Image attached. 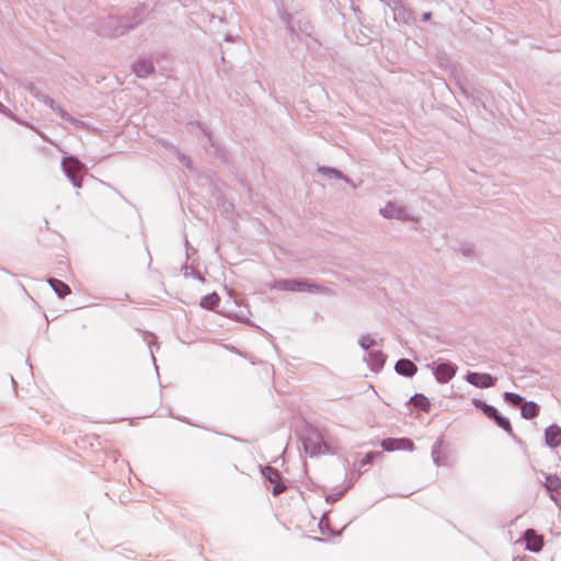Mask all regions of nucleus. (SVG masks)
Segmentation results:
<instances>
[{
    "mask_svg": "<svg viewBox=\"0 0 561 561\" xmlns=\"http://www.w3.org/2000/svg\"><path fill=\"white\" fill-rule=\"evenodd\" d=\"M396 370L397 373H399L400 375H403V376H413L417 368L416 366L409 359H400L397 362L396 364Z\"/></svg>",
    "mask_w": 561,
    "mask_h": 561,
    "instance_id": "2eb2a0df",
    "label": "nucleus"
},
{
    "mask_svg": "<svg viewBox=\"0 0 561 561\" xmlns=\"http://www.w3.org/2000/svg\"><path fill=\"white\" fill-rule=\"evenodd\" d=\"M380 454H375V453H368L365 455V457L363 458L362 460V465H368L373 461V459L376 457V456H379Z\"/></svg>",
    "mask_w": 561,
    "mask_h": 561,
    "instance_id": "393cba45",
    "label": "nucleus"
},
{
    "mask_svg": "<svg viewBox=\"0 0 561 561\" xmlns=\"http://www.w3.org/2000/svg\"><path fill=\"white\" fill-rule=\"evenodd\" d=\"M272 288L276 290H286V291H318L319 286L311 284L306 280L300 279H279L275 280L272 285Z\"/></svg>",
    "mask_w": 561,
    "mask_h": 561,
    "instance_id": "7ed1b4c3",
    "label": "nucleus"
},
{
    "mask_svg": "<svg viewBox=\"0 0 561 561\" xmlns=\"http://www.w3.org/2000/svg\"><path fill=\"white\" fill-rule=\"evenodd\" d=\"M136 23L123 16H108L100 24V34L107 37H119L135 27Z\"/></svg>",
    "mask_w": 561,
    "mask_h": 561,
    "instance_id": "f257e3e1",
    "label": "nucleus"
},
{
    "mask_svg": "<svg viewBox=\"0 0 561 561\" xmlns=\"http://www.w3.org/2000/svg\"><path fill=\"white\" fill-rule=\"evenodd\" d=\"M504 398L506 401L511 402L514 405H519L523 402V398L519 394L513 392H505Z\"/></svg>",
    "mask_w": 561,
    "mask_h": 561,
    "instance_id": "b1692460",
    "label": "nucleus"
},
{
    "mask_svg": "<svg viewBox=\"0 0 561 561\" xmlns=\"http://www.w3.org/2000/svg\"><path fill=\"white\" fill-rule=\"evenodd\" d=\"M545 485L549 491H557L561 488V480L558 476H548Z\"/></svg>",
    "mask_w": 561,
    "mask_h": 561,
    "instance_id": "4be33fe9",
    "label": "nucleus"
},
{
    "mask_svg": "<svg viewBox=\"0 0 561 561\" xmlns=\"http://www.w3.org/2000/svg\"><path fill=\"white\" fill-rule=\"evenodd\" d=\"M48 283L50 284V286L53 287V289L55 290V293L60 297H65L67 295L70 294V288L67 284H65L64 282L61 280H58V279H55V278H49L48 279Z\"/></svg>",
    "mask_w": 561,
    "mask_h": 561,
    "instance_id": "f3484780",
    "label": "nucleus"
},
{
    "mask_svg": "<svg viewBox=\"0 0 561 561\" xmlns=\"http://www.w3.org/2000/svg\"><path fill=\"white\" fill-rule=\"evenodd\" d=\"M379 214L388 219H398V220H414L415 217L412 215L410 209L401 203L398 202H389L382 208H380Z\"/></svg>",
    "mask_w": 561,
    "mask_h": 561,
    "instance_id": "f03ea898",
    "label": "nucleus"
},
{
    "mask_svg": "<svg viewBox=\"0 0 561 561\" xmlns=\"http://www.w3.org/2000/svg\"><path fill=\"white\" fill-rule=\"evenodd\" d=\"M219 296L216 293H213L202 299L201 306L206 309H213L219 304Z\"/></svg>",
    "mask_w": 561,
    "mask_h": 561,
    "instance_id": "6ab92c4d",
    "label": "nucleus"
},
{
    "mask_svg": "<svg viewBox=\"0 0 561 561\" xmlns=\"http://www.w3.org/2000/svg\"><path fill=\"white\" fill-rule=\"evenodd\" d=\"M525 541L527 549L538 552L542 548V538L533 529L525 533Z\"/></svg>",
    "mask_w": 561,
    "mask_h": 561,
    "instance_id": "ddd939ff",
    "label": "nucleus"
},
{
    "mask_svg": "<svg viewBox=\"0 0 561 561\" xmlns=\"http://www.w3.org/2000/svg\"><path fill=\"white\" fill-rule=\"evenodd\" d=\"M457 366L451 363H440L434 369L435 378L440 383L448 382L456 374Z\"/></svg>",
    "mask_w": 561,
    "mask_h": 561,
    "instance_id": "0eeeda50",
    "label": "nucleus"
},
{
    "mask_svg": "<svg viewBox=\"0 0 561 561\" xmlns=\"http://www.w3.org/2000/svg\"><path fill=\"white\" fill-rule=\"evenodd\" d=\"M440 447H442V443L440 442H437L434 446H433V449H432V458H433V461L436 466H442L445 463L444 461V456L442 454V450H440Z\"/></svg>",
    "mask_w": 561,
    "mask_h": 561,
    "instance_id": "412c9836",
    "label": "nucleus"
},
{
    "mask_svg": "<svg viewBox=\"0 0 561 561\" xmlns=\"http://www.w3.org/2000/svg\"><path fill=\"white\" fill-rule=\"evenodd\" d=\"M467 381L478 388H490L494 386V378L489 374L469 373Z\"/></svg>",
    "mask_w": 561,
    "mask_h": 561,
    "instance_id": "6e6552de",
    "label": "nucleus"
},
{
    "mask_svg": "<svg viewBox=\"0 0 561 561\" xmlns=\"http://www.w3.org/2000/svg\"><path fill=\"white\" fill-rule=\"evenodd\" d=\"M358 344L364 351H370L377 346V341L370 335H362L358 339Z\"/></svg>",
    "mask_w": 561,
    "mask_h": 561,
    "instance_id": "aec40b11",
    "label": "nucleus"
},
{
    "mask_svg": "<svg viewBox=\"0 0 561 561\" xmlns=\"http://www.w3.org/2000/svg\"><path fill=\"white\" fill-rule=\"evenodd\" d=\"M473 404L481 409L485 415H488L489 417H492L494 419V421L496 422V424L502 427L503 430H505L506 432L511 433L512 432V426H511V423L507 419L499 415L497 411L492 407V405H489L480 400H473Z\"/></svg>",
    "mask_w": 561,
    "mask_h": 561,
    "instance_id": "39448f33",
    "label": "nucleus"
},
{
    "mask_svg": "<svg viewBox=\"0 0 561 561\" xmlns=\"http://www.w3.org/2000/svg\"><path fill=\"white\" fill-rule=\"evenodd\" d=\"M431 15H432V13H431V12L424 13V14H423V21H427V20H430V19H431Z\"/></svg>",
    "mask_w": 561,
    "mask_h": 561,
    "instance_id": "bb28decb",
    "label": "nucleus"
},
{
    "mask_svg": "<svg viewBox=\"0 0 561 561\" xmlns=\"http://www.w3.org/2000/svg\"><path fill=\"white\" fill-rule=\"evenodd\" d=\"M381 447L387 451L394 450H413L414 444L409 438H386L381 442Z\"/></svg>",
    "mask_w": 561,
    "mask_h": 561,
    "instance_id": "423d86ee",
    "label": "nucleus"
},
{
    "mask_svg": "<svg viewBox=\"0 0 561 561\" xmlns=\"http://www.w3.org/2000/svg\"><path fill=\"white\" fill-rule=\"evenodd\" d=\"M305 449L310 455L324 454L328 451V446L320 439L307 438L305 442Z\"/></svg>",
    "mask_w": 561,
    "mask_h": 561,
    "instance_id": "4468645a",
    "label": "nucleus"
},
{
    "mask_svg": "<svg viewBox=\"0 0 561 561\" xmlns=\"http://www.w3.org/2000/svg\"><path fill=\"white\" fill-rule=\"evenodd\" d=\"M61 167L76 187H81V178L84 172L83 164L75 157H65Z\"/></svg>",
    "mask_w": 561,
    "mask_h": 561,
    "instance_id": "20e7f679",
    "label": "nucleus"
},
{
    "mask_svg": "<svg viewBox=\"0 0 561 561\" xmlns=\"http://www.w3.org/2000/svg\"><path fill=\"white\" fill-rule=\"evenodd\" d=\"M0 112L4 113V114L9 113L8 108L1 102H0Z\"/></svg>",
    "mask_w": 561,
    "mask_h": 561,
    "instance_id": "a878e982",
    "label": "nucleus"
},
{
    "mask_svg": "<svg viewBox=\"0 0 561 561\" xmlns=\"http://www.w3.org/2000/svg\"><path fill=\"white\" fill-rule=\"evenodd\" d=\"M59 113H60V116L70 121V122H73V119L69 118L61 110H59Z\"/></svg>",
    "mask_w": 561,
    "mask_h": 561,
    "instance_id": "cd10ccee",
    "label": "nucleus"
},
{
    "mask_svg": "<svg viewBox=\"0 0 561 561\" xmlns=\"http://www.w3.org/2000/svg\"><path fill=\"white\" fill-rule=\"evenodd\" d=\"M522 416L527 420L536 417L539 413V407L533 401L523 403L520 409Z\"/></svg>",
    "mask_w": 561,
    "mask_h": 561,
    "instance_id": "dca6fc26",
    "label": "nucleus"
},
{
    "mask_svg": "<svg viewBox=\"0 0 561 561\" xmlns=\"http://www.w3.org/2000/svg\"><path fill=\"white\" fill-rule=\"evenodd\" d=\"M386 356L379 348H373L368 351L365 360L373 370H378L383 366Z\"/></svg>",
    "mask_w": 561,
    "mask_h": 561,
    "instance_id": "9d476101",
    "label": "nucleus"
},
{
    "mask_svg": "<svg viewBox=\"0 0 561 561\" xmlns=\"http://www.w3.org/2000/svg\"><path fill=\"white\" fill-rule=\"evenodd\" d=\"M319 172L330 179L344 180L345 182L350 183V180L342 172H340L336 169L323 167V168L319 169Z\"/></svg>",
    "mask_w": 561,
    "mask_h": 561,
    "instance_id": "a211bd4d",
    "label": "nucleus"
},
{
    "mask_svg": "<svg viewBox=\"0 0 561 561\" xmlns=\"http://www.w3.org/2000/svg\"><path fill=\"white\" fill-rule=\"evenodd\" d=\"M545 442L551 448L559 447L561 445V427L556 424L548 426L545 431Z\"/></svg>",
    "mask_w": 561,
    "mask_h": 561,
    "instance_id": "1a4fd4ad",
    "label": "nucleus"
},
{
    "mask_svg": "<svg viewBox=\"0 0 561 561\" xmlns=\"http://www.w3.org/2000/svg\"><path fill=\"white\" fill-rule=\"evenodd\" d=\"M262 474L271 483H275V485L273 486V494L274 495L279 494L285 489V486L282 483L278 482L279 473H278V471L276 469H274L272 467H265V468L262 469Z\"/></svg>",
    "mask_w": 561,
    "mask_h": 561,
    "instance_id": "9b49d317",
    "label": "nucleus"
},
{
    "mask_svg": "<svg viewBox=\"0 0 561 561\" xmlns=\"http://www.w3.org/2000/svg\"><path fill=\"white\" fill-rule=\"evenodd\" d=\"M412 402L413 404L423 410V411H427L428 408H430V401L427 398H425L424 396H421V394H417L415 397L412 398Z\"/></svg>",
    "mask_w": 561,
    "mask_h": 561,
    "instance_id": "5701e85b",
    "label": "nucleus"
},
{
    "mask_svg": "<svg viewBox=\"0 0 561 561\" xmlns=\"http://www.w3.org/2000/svg\"><path fill=\"white\" fill-rule=\"evenodd\" d=\"M153 64L150 59H139L133 65V71L139 78L148 77L153 72Z\"/></svg>",
    "mask_w": 561,
    "mask_h": 561,
    "instance_id": "f8f14e48",
    "label": "nucleus"
}]
</instances>
